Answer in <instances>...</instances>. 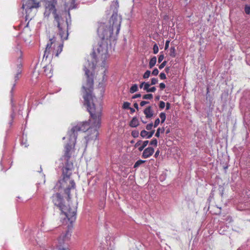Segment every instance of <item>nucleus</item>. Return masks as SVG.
I'll return each mask as SVG.
<instances>
[{"label":"nucleus","instance_id":"f257e3e1","mask_svg":"<svg viewBox=\"0 0 250 250\" xmlns=\"http://www.w3.org/2000/svg\"><path fill=\"white\" fill-rule=\"evenodd\" d=\"M83 88L85 93L83 96L84 104L86 105L91 119L89 122L78 123L68 132L69 143L64 147V152L61 160L64 161V167L62 169V179L57 183L55 188L62 189L68 198H70V190L75 188L74 181L71 178L73 169V163L71 160L72 154L75 152V146L78 131L92 132L89 134V139H96L98 135V129L101 125L102 106L101 101H95L92 96L93 85H83Z\"/></svg>","mask_w":250,"mask_h":250},{"label":"nucleus","instance_id":"f03ea898","mask_svg":"<svg viewBox=\"0 0 250 250\" xmlns=\"http://www.w3.org/2000/svg\"><path fill=\"white\" fill-rule=\"evenodd\" d=\"M109 22L110 25L109 27L104 23H99L97 30L98 35L102 42L99 44L97 50L99 56L104 59L102 65L104 67L105 64V60L108 57L107 41L111 38L114 30L116 31V34L118 35L120 30L121 21L116 12L113 13Z\"/></svg>","mask_w":250,"mask_h":250},{"label":"nucleus","instance_id":"7ed1b4c3","mask_svg":"<svg viewBox=\"0 0 250 250\" xmlns=\"http://www.w3.org/2000/svg\"><path fill=\"white\" fill-rule=\"evenodd\" d=\"M56 4L57 0H47L45 2L44 15L45 17H49L51 13L53 14L57 25L58 34L62 39H66L68 36V22L57 14Z\"/></svg>","mask_w":250,"mask_h":250},{"label":"nucleus","instance_id":"20e7f679","mask_svg":"<svg viewBox=\"0 0 250 250\" xmlns=\"http://www.w3.org/2000/svg\"><path fill=\"white\" fill-rule=\"evenodd\" d=\"M48 34L49 41L47 43L43 55V58H45L46 59L58 57L62 51V42L64 41L62 39H61L62 42L57 41L52 28L49 29ZM60 38H61L60 37ZM67 39V38L64 40Z\"/></svg>","mask_w":250,"mask_h":250},{"label":"nucleus","instance_id":"39448f33","mask_svg":"<svg viewBox=\"0 0 250 250\" xmlns=\"http://www.w3.org/2000/svg\"><path fill=\"white\" fill-rule=\"evenodd\" d=\"M70 223L74 222L76 218L77 207L68 202L67 205H64L61 209Z\"/></svg>","mask_w":250,"mask_h":250},{"label":"nucleus","instance_id":"423d86ee","mask_svg":"<svg viewBox=\"0 0 250 250\" xmlns=\"http://www.w3.org/2000/svg\"><path fill=\"white\" fill-rule=\"evenodd\" d=\"M71 236V234L68 231L65 233L62 234L58 239V244L54 250H70L66 243Z\"/></svg>","mask_w":250,"mask_h":250},{"label":"nucleus","instance_id":"0eeeda50","mask_svg":"<svg viewBox=\"0 0 250 250\" xmlns=\"http://www.w3.org/2000/svg\"><path fill=\"white\" fill-rule=\"evenodd\" d=\"M40 6V0H25L22 8L25 9L26 17L29 16L30 11L33 8H37Z\"/></svg>","mask_w":250,"mask_h":250},{"label":"nucleus","instance_id":"6e6552de","mask_svg":"<svg viewBox=\"0 0 250 250\" xmlns=\"http://www.w3.org/2000/svg\"><path fill=\"white\" fill-rule=\"evenodd\" d=\"M13 71L14 74V82L13 83H12V88L10 91L12 96L13 95L14 89L16 85L17 82L19 80V79L21 77L22 72L21 63H20V64H17L16 67L13 68Z\"/></svg>","mask_w":250,"mask_h":250},{"label":"nucleus","instance_id":"1a4fd4ad","mask_svg":"<svg viewBox=\"0 0 250 250\" xmlns=\"http://www.w3.org/2000/svg\"><path fill=\"white\" fill-rule=\"evenodd\" d=\"M52 201L55 206L59 207L60 210L64 206L62 203V197L59 193H57L52 196Z\"/></svg>","mask_w":250,"mask_h":250},{"label":"nucleus","instance_id":"9d476101","mask_svg":"<svg viewBox=\"0 0 250 250\" xmlns=\"http://www.w3.org/2000/svg\"><path fill=\"white\" fill-rule=\"evenodd\" d=\"M154 149L152 147H148L145 149L142 154V157L144 158H147L151 156L154 153Z\"/></svg>","mask_w":250,"mask_h":250},{"label":"nucleus","instance_id":"9b49d317","mask_svg":"<svg viewBox=\"0 0 250 250\" xmlns=\"http://www.w3.org/2000/svg\"><path fill=\"white\" fill-rule=\"evenodd\" d=\"M144 113L146 116V117L147 119L152 117L154 114V111L151 106H149L145 108L144 111Z\"/></svg>","mask_w":250,"mask_h":250},{"label":"nucleus","instance_id":"f8f14e48","mask_svg":"<svg viewBox=\"0 0 250 250\" xmlns=\"http://www.w3.org/2000/svg\"><path fill=\"white\" fill-rule=\"evenodd\" d=\"M43 69L45 75L49 78L51 77L52 76L53 71L52 65L50 64L46 65L43 67Z\"/></svg>","mask_w":250,"mask_h":250},{"label":"nucleus","instance_id":"ddd939ff","mask_svg":"<svg viewBox=\"0 0 250 250\" xmlns=\"http://www.w3.org/2000/svg\"><path fill=\"white\" fill-rule=\"evenodd\" d=\"M139 125V120L136 117H133L129 123V125L132 127H136L138 126Z\"/></svg>","mask_w":250,"mask_h":250},{"label":"nucleus","instance_id":"4468645a","mask_svg":"<svg viewBox=\"0 0 250 250\" xmlns=\"http://www.w3.org/2000/svg\"><path fill=\"white\" fill-rule=\"evenodd\" d=\"M157 61V58L155 56L152 57L149 62V66L150 68L153 67L156 64Z\"/></svg>","mask_w":250,"mask_h":250},{"label":"nucleus","instance_id":"2eb2a0df","mask_svg":"<svg viewBox=\"0 0 250 250\" xmlns=\"http://www.w3.org/2000/svg\"><path fill=\"white\" fill-rule=\"evenodd\" d=\"M119 2L118 0H114L112 2V4L111 5V8H112L114 7L115 9H116V11H117V9L119 8ZM116 12L117 13V11ZM114 13V12L113 13Z\"/></svg>","mask_w":250,"mask_h":250},{"label":"nucleus","instance_id":"dca6fc26","mask_svg":"<svg viewBox=\"0 0 250 250\" xmlns=\"http://www.w3.org/2000/svg\"><path fill=\"white\" fill-rule=\"evenodd\" d=\"M119 2L118 0H114L112 2V4L111 5V8H112L114 7L115 9H116V11H117V9L119 8ZM116 12L117 13V11ZM114 13V12L113 13Z\"/></svg>","mask_w":250,"mask_h":250},{"label":"nucleus","instance_id":"f3484780","mask_svg":"<svg viewBox=\"0 0 250 250\" xmlns=\"http://www.w3.org/2000/svg\"><path fill=\"white\" fill-rule=\"evenodd\" d=\"M169 55L170 56L174 58L176 56V50L174 47H171L169 49Z\"/></svg>","mask_w":250,"mask_h":250},{"label":"nucleus","instance_id":"a211bd4d","mask_svg":"<svg viewBox=\"0 0 250 250\" xmlns=\"http://www.w3.org/2000/svg\"><path fill=\"white\" fill-rule=\"evenodd\" d=\"M138 90V85L137 84H134L130 88L129 92L131 93H134V92Z\"/></svg>","mask_w":250,"mask_h":250},{"label":"nucleus","instance_id":"6ab92c4d","mask_svg":"<svg viewBox=\"0 0 250 250\" xmlns=\"http://www.w3.org/2000/svg\"><path fill=\"white\" fill-rule=\"evenodd\" d=\"M164 131H165V128L164 127H162V128L159 127L157 129V130L156 133L155 134V136L157 137H160V133H162Z\"/></svg>","mask_w":250,"mask_h":250},{"label":"nucleus","instance_id":"aec40b11","mask_svg":"<svg viewBox=\"0 0 250 250\" xmlns=\"http://www.w3.org/2000/svg\"><path fill=\"white\" fill-rule=\"evenodd\" d=\"M148 143V141H144L143 143L142 146H140L138 148V150L140 151H142L144 149V148L147 145Z\"/></svg>","mask_w":250,"mask_h":250},{"label":"nucleus","instance_id":"412c9836","mask_svg":"<svg viewBox=\"0 0 250 250\" xmlns=\"http://www.w3.org/2000/svg\"><path fill=\"white\" fill-rule=\"evenodd\" d=\"M146 161L145 160H138L134 164V168H137L139 166H140L141 164L145 163Z\"/></svg>","mask_w":250,"mask_h":250},{"label":"nucleus","instance_id":"4be33fe9","mask_svg":"<svg viewBox=\"0 0 250 250\" xmlns=\"http://www.w3.org/2000/svg\"><path fill=\"white\" fill-rule=\"evenodd\" d=\"M153 98V95L152 94H147L143 96V99L145 100H151Z\"/></svg>","mask_w":250,"mask_h":250},{"label":"nucleus","instance_id":"5701e85b","mask_svg":"<svg viewBox=\"0 0 250 250\" xmlns=\"http://www.w3.org/2000/svg\"><path fill=\"white\" fill-rule=\"evenodd\" d=\"M148 132H147V131H146L145 130H143L142 131H141L140 135L143 138H145V137L147 138V136H148Z\"/></svg>","mask_w":250,"mask_h":250},{"label":"nucleus","instance_id":"b1692460","mask_svg":"<svg viewBox=\"0 0 250 250\" xmlns=\"http://www.w3.org/2000/svg\"><path fill=\"white\" fill-rule=\"evenodd\" d=\"M161 119V123H163L166 120V114L164 112H161L160 114V115H159Z\"/></svg>","mask_w":250,"mask_h":250},{"label":"nucleus","instance_id":"393cba45","mask_svg":"<svg viewBox=\"0 0 250 250\" xmlns=\"http://www.w3.org/2000/svg\"><path fill=\"white\" fill-rule=\"evenodd\" d=\"M130 104L127 102H124L123 105V108L129 109L130 107Z\"/></svg>","mask_w":250,"mask_h":250},{"label":"nucleus","instance_id":"a878e982","mask_svg":"<svg viewBox=\"0 0 250 250\" xmlns=\"http://www.w3.org/2000/svg\"><path fill=\"white\" fill-rule=\"evenodd\" d=\"M150 75V71L149 70H146V72L143 75V78L144 79H147L148 78Z\"/></svg>","mask_w":250,"mask_h":250},{"label":"nucleus","instance_id":"bb28decb","mask_svg":"<svg viewBox=\"0 0 250 250\" xmlns=\"http://www.w3.org/2000/svg\"><path fill=\"white\" fill-rule=\"evenodd\" d=\"M153 53L156 54L159 51V48L157 44H155L153 47Z\"/></svg>","mask_w":250,"mask_h":250},{"label":"nucleus","instance_id":"cd10ccee","mask_svg":"<svg viewBox=\"0 0 250 250\" xmlns=\"http://www.w3.org/2000/svg\"><path fill=\"white\" fill-rule=\"evenodd\" d=\"M131 135L134 137L137 138L139 136V131H132L131 132Z\"/></svg>","mask_w":250,"mask_h":250},{"label":"nucleus","instance_id":"c85d7f7f","mask_svg":"<svg viewBox=\"0 0 250 250\" xmlns=\"http://www.w3.org/2000/svg\"><path fill=\"white\" fill-rule=\"evenodd\" d=\"M157 143H158V142H157V139H153L150 142V144L151 145H153L155 146H157Z\"/></svg>","mask_w":250,"mask_h":250},{"label":"nucleus","instance_id":"c756f323","mask_svg":"<svg viewBox=\"0 0 250 250\" xmlns=\"http://www.w3.org/2000/svg\"><path fill=\"white\" fill-rule=\"evenodd\" d=\"M153 124L152 123H151L150 124H147L146 125V130H151L152 128V127L153 126Z\"/></svg>","mask_w":250,"mask_h":250},{"label":"nucleus","instance_id":"7c9ffc66","mask_svg":"<svg viewBox=\"0 0 250 250\" xmlns=\"http://www.w3.org/2000/svg\"><path fill=\"white\" fill-rule=\"evenodd\" d=\"M245 12L247 14H250V6L246 5L245 7Z\"/></svg>","mask_w":250,"mask_h":250},{"label":"nucleus","instance_id":"2f4dec72","mask_svg":"<svg viewBox=\"0 0 250 250\" xmlns=\"http://www.w3.org/2000/svg\"><path fill=\"white\" fill-rule=\"evenodd\" d=\"M158 83V79L155 78H153L151 79V84L154 85Z\"/></svg>","mask_w":250,"mask_h":250},{"label":"nucleus","instance_id":"473e14b6","mask_svg":"<svg viewBox=\"0 0 250 250\" xmlns=\"http://www.w3.org/2000/svg\"><path fill=\"white\" fill-rule=\"evenodd\" d=\"M150 84L148 83H146L144 84V89L147 92V90L149 89Z\"/></svg>","mask_w":250,"mask_h":250},{"label":"nucleus","instance_id":"72a5a7b5","mask_svg":"<svg viewBox=\"0 0 250 250\" xmlns=\"http://www.w3.org/2000/svg\"><path fill=\"white\" fill-rule=\"evenodd\" d=\"M155 132V130H152L150 132H148V135L147 136V138H150Z\"/></svg>","mask_w":250,"mask_h":250},{"label":"nucleus","instance_id":"f704fd0d","mask_svg":"<svg viewBox=\"0 0 250 250\" xmlns=\"http://www.w3.org/2000/svg\"><path fill=\"white\" fill-rule=\"evenodd\" d=\"M166 105L165 103L163 101H160L159 103V107L161 109H163Z\"/></svg>","mask_w":250,"mask_h":250},{"label":"nucleus","instance_id":"c9c22d12","mask_svg":"<svg viewBox=\"0 0 250 250\" xmlns=\"http://www.w3.org/2000/svg\"><path fill=\"white\" fill-rule=\"evenodd\" d=\"M160 123V119L159 118H157L155 120L154 122V124L153 125L154 127H156Z\"/></svg>","mask_w":250,"mask_h":250},{"label":"nucleus","instance_id":"e433bc0d","mask_svg":"<svg viewBox=\"0 0 250 250\" xmlns=\"http://www.w3.org/2000/svg\"><path fill=\"white\" fill-rule=\"evenodd\" d=\"M159 73V70L157 68H155L152 72V74L154 76H157Z\"/></svg>","mask_w":250,"mask_h":250},{"label":"nucleus","instance_id":"4c0bfd02","mask_svg":"<svg viewBox=\"0 0 250 250\" xmlns=\"http://www.w3.org/2000/svg\"><path fill=\"white\" fill-rule=\"evenodd\" d=\"M167 62L164 61L159 66V69H161L163 68L166 65Z\"/></svg>","mask_w":250,"mask_h":250},{"label":"nucleus","instance_id":"58836bf2","mask_svg":"<svg viewBox=\"0 0 250 250\" xmlns=\"http://www.w3.org/2000/svg\"><path fill=\"white\" fill-rule=\"evenodd\" d=\"M159 77L161 80H165L166 79V75L164 73H161Z\"/></svg>","mask_w":250,"mask_h":250},{"label":"nucleus","instance_id":"ea45409f","mask_svg":"<svg viewBox=\"0 0 250 250\" xmlns=\"http://www.w3.org/2000/svg\"><path fill=\"white\" fill-rule=\"evenodd\" d=\"M164 59V54H161L158 58V62H161Z\"/></svg>","mask_w":250,"mask_h":250},{"label":"nucleus","instance_id":"a19ab883","mask_svg":"<svg viewBox=\"0 0 250 250\" xmlns=\"http://www.w3.org/2000/svg\"><path fill=\"white\" fill-rule=\"evenodd\" d=\"M155 91H156L155 87L153 86L151 88H149V89H148V90H147V92H154Z\"/></svg>","mask_w":250,"mask_h":250},{"label":"nucleus","instance_id":"79ce46f5","mask_svg":"<svg viewBox=\"0 0 250 250\" xmlns=\"http://www.w3.org/2000/svg\"><path fill=\"white\" fill-rule=\"evenodd\" d=\"M149 102L148 101H142L141 103H140V105L141 106H144L146 104H149Z\"/></svg>","mask_w":250,"mask_h":250},{"label":"nucleus","instance_id":"37998d69","mask_svg":"<svg viewBox=\"0 0 250 250\" xmlns=\"http://www.w3.org/2000/svg\"><path fill=\"white\" fill-rule=\"evenodd\" d=\"M170 41L169 40H167L165 43V49L167 50L168 47H169V44Z\"/></svg>","mask_w":250,"mask_h":250},{"label":"nucleus","instance_id":"c03bdc74","mask_svg":"<svg viewBox=\"0 0 250 250\" xmlns=\"http://www.w3.org/2000/svg\"><path fill=\"white\" fill-rule=\"evenodd\" d=\"M141 97V94L139 93V94H136L135 95H134V96H132V99H136V98H140Z\"/></svg>","mask_w":250,"mask_h":250},{"label":"nucleus","instance_id":"a18cd8bd","mask_svg":"<svg viewBox=\"0 0 250 250\" xmlns=\"http://www.w3.org/2000/svg\"><path fill=\"white\" fill-rule=\"evenodd\" d=\"M160 88L161 89L163 90L166 87V85L164 83H161L159 85Z\"/></svg>","mask_w":250,"mask_h":250},{"label":"nucleus","instance_id":"49530a36","mask_svg":"<svg viewBox=\"0 0 250 250\" xmlns=\"http://www.w3.org/2000/svg\"><path fill=\"white\" fill-rule=\"evenodd\" d=\"M141 143H142V141L140 140V141H138L135 145V147H137L141 145Z\"/></svg>","mask_w":250,"mask_h":250},{"label":"nucleus","instance_id":"de8ad7c7","mask_svg":"<svg viewBox=\"0 0 250 250\" xmlns=\"http://www.w3.org/2000/svg\"><path fill=\"white\" fill-rule=\"evenodd\" d=\"M170 107V104L169 103L166 104V109L168 110Z\"/></svg>","mask_w":250,"mask_h":250},{"label":"nucleus","instance_id":"09e8293b","mask_svg":"<svg viewBox=\"0 0 250 250\" xmlns=\"http://www.w3.org/2000/svg\"><path fill=\"white\" fill-rule=\"evenodd\" d=\"M159 153H160V151L159 150H157L156 151V152H155V154L154 155V157L155 158H157L159 156Z\"/></svg>","mask_w":250,"mask_h":250},{"label":"nucleus","instance_id":"8fccbe9b","mask_svg":"<svg viewBox=\"0 0 250 250\" xmlns=\"http://www.w3.org/2000/svg\"><path fill=\"white\" fill-rule=\"evenodd\" d=\"M133 106L134 107L137 109V110H138L139 109V107H138V104L137 103H135L134 104H133Z\"/></svg>","mask_w":250,"mask_h":250},{"label":"nucleus","instance_id":"3c124183","mask_svg":"<svg viewBox=\"0 0 250 250\" xmlns=\"http://www.w3.org/2000/svg\"><path fill=\"white\" fill-rule=\"evenodd\" d=\"M169 70H170V68H169V67H167L165 68V70L166 72V73H168L169 72Z\"/></svg>","mask_w":250,"mask_h":250},{"label":"nucleus","instance_id":"603ef678","mask_svg":"<svg viewBox=\"0 0 250 250\" xmlns=\"http://www.w3.org/2000/svg\"><path fill=\"white\" fill-rule=\"evenodd\" d=\"M129 109H130L131 113H133L135 111V109L133 108H131L130 107Z\"/></svg>","mask_w":250,"mask_h":250},{"label":"nucleus","instance_id":"864d4df0","mask_svg":"<svg viewBox=\"0 0 250 250\" xmlns=\"http://www.w3.org/2000/svg\"><path fill=\"white\" fill-rule=\"evenodd\" d=\"M145 82H143V83H142L140 84V86H140V88H143V86H144V84H145Z\"/></svg>","mask_w":250,"mask_h":250},{"label":"nucleus","instance_id":"5fc2aeb1","mask_svg":"<svg viewBox=\"0 0 250 250\" xmlns=\"http://www.w3.org/2000/svg\"><path fill=\"white\" fill-rule=\"evenodd\" d=\"M169 132V129H168V130H167L166 131V133H167V134Z\"/></svg>","mask_w":250,"mask_h":250},{"label":"nucleus","instance_id":"6e6d98bb","mask_svg":"<svg viewBox=\"0 0 250 250\" xmlns=\"http://www.w3.org/2000/svg\"><path fill=\"white\" fill-rule=\"evenodd\" d=\"M159 98H160V97H159V96H157V97H156V99L157 100H159Z\"/></svg>","mask_w":250,"mask_h":250},{"label":"nucleus","instance_id":"4d7b16f0","mask_svg":"<svg viewBox=\"0 0 250 250\" xmlns=\"http://www.w3.org/2000/svg\"><path fill=\"white\" fill-rule=\"evenodd\" d=\"M209 92V89L208 88H207V93H208Z\"/></svg>","mask_w":250,"mask_h":250},{"label":"nucleus","instance_id":"13d9d810","mask_svg":"<svg viewBox=\"0 0 250 250\" xmlns=\"http://www.w3.org/2000/svg\"><path fill=\"white\" fill-rule=\"evenodd\" d=\"M142 122H143L144 124H146V122H144V121H142Z\"/></svg>","mask_w":250,"mask_h":250},{"label":"nucleus","instance_id":"bf43d9fd","mask_svg":"<svg viewBox=\"0 0 250 250\" xmlns=\"http://www.w3.org/2000/svg\"><path fill=\"white\" fill-rule=\"evenodd\" d=\"M62 139H63V140L65 139V137H63Z\"/></svg>","mask_w":250,"mask_h":250}]
</instances>
